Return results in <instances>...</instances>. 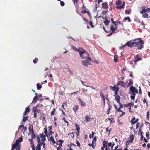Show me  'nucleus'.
Returning <instances> with one entry per match:
<instances>
[{"mask_svg":"<svg viewBox=\"0 0 150 150\" xmlns=\"http://www.w3.org/2000/svg\"><path fill=\"white\" fill-rule=\"evenodd\" d=\"M138 120L139 119L138 118H137L135 119V118L134 117L131 120V123L133 125L136 123L138 121Z\"/></svg>","mask_w":150,"mask_h":150,"instance_id":"9","label":"nucleus"},{"mask_svg":"<svg viewBox=\"0 0 150 150\" xmlns=\"http://www.w3.org/2000/svg\"><path fill=\"white\" fill-rule=\"evenodd\" d=\"M108 119L110 121V123H114L115 122V121L114 120V119L113 118H108Z\"/></svg>","mask_w":150,"mask_h":150,"instance_id":"34","label":"nucleus"},{"mask_svg":"<svg viewBox=\"0 0 150 150\" xmlns=\"http://www.w3.org/2000/svg\"><path fill=\"white\" fill-rule=\"evenodd\" d=\"M102 5V8H103L107 9L108 8V5L107 2L103 3Z\"/></svg>","mask_w":150,"mask_h":150,"instance_id":"8","label":"nucleus"},{"mask_svg":"<svg viewBox=\"0 0 150 150\" xmlns=\"http://www.w3.org/2000/svg\"><path fill=\"white\" fill-rule=\"evenodd\" d=\"M93 22L91 21L89 23L90 25L91 26L92 28H93L94 26L92 24Z\"/></svg>","mask_w":150,"mask_h":150,"instance_id":"54","label":"nucleus"},{"mask_svg":"<svg viewBox=\"0 0 150 150\" xmlns=\"http://www.w3.org/2000/svg\"><path fill=\"white\" fill-rule=\"evenodd\" d=\"M117 88L116 85H114L113 87L111 86L110 87V89L112 90L113 91H115Z\"/></svg>","mask_w":150,"mask_h":150,"instance_id":"26","label":"nucleus"},{"mask_svg":"<svg viewBox=\"0 0 150 150\" xmlns=\"http://www.w3.org/2000/svg\"><path fill=\"white\" fill-rule=\"evenodd\" d=\"M122 1L120 0H118L116 2V4L117 5H120V4H122Z\"/></svg>","mask_w":150,"mask_h":150,"instance_id":"44","label":"nucleus"},{"mask_svg":"<svg viewBox=\"0 0 150 150\" xmlns=\"http://www.w3.org/2000/svg\"><path fill=\"white\" fill-rule=\"evenodd\" d=\"M142 17L144 18H148V15L147 13H144Z\"/></svg>","mask_w":150,"mask_h":150,"instance_id":"43","label":"nucleus"},{"mask_svg":"<svg viewBox=\"0 0 150 150\" xmlns=\"http://www.w3.org/2000/svg\"><path fill=\"white\" fill-rule=\"evenodd\" d=\"M79 100L81 103V106L83 107L86 105L85 103L80 98H79Z\"/></svg>","mask_w":150,"mask_h":150,"instance_id":"18","label":"nucleus"},{"mask_svg":"<svg viewBox=\"0 0 150 150\" xmlns=\"http://www.w3.org/2000/svg\"><path fill=\"white\" fill-rule=\"evenodd\" d=\"M37 88L38 90H40L42 87V86L41 85L39 84V83H38L36 85Z\"/></svg>","mask_w":150,"mask_h":150,"instance_id":"33","label":"nucleus"},{"mask_svg":"<svg viewBox=\"0 0 150 150\" xmlns=\"http://www.w3.org/2000/svg\"><path fill=\"white\" fill-rule=\"evenodd\" d=\"M146 12V11L145 8L143 9L142 10L140 11V13L142 14H143L144 13Z\"/></svg>","mask_w":150,"mask_h":150,"instance_id":"35","label":"nucleus"},{"mask_svg":"<svg viewBox=\"0 0 150 150\" xmlns=\"http://www.w3.org/2000/svg\"><path fill=\"white\" fill-rule=\"evenodd\" d=\"M127 42L126 43H125V44L124 45H123L122 46H121V47H120V49H122V48L126 46H128V45L127 44Z\"/></svg>","mask_w":150,"mask_h":150,"instance_id":"55","label":"nucleus"},{"mask_svg":"<svg viewBox=\"0 0 150 150\" xmlns=\"http://www.w3.org/2000/svg\"><path fill=\"white\" fill-rule=\"evenodd\" d=\"M108 141H104L103 143V146L101 148L102 150H104V148L106 146V144H107Z\"/></svg>","mask_w":150,"mask_h":150,"instance_id":"17","label":"nucleus"},{"mask_svg":"<svg viewBox=\"0 0 150 150\" xmlns=\"http://www.w3.org/2000/svg\"><path fill=\"white\" fill-rule=\"evenodd\" d=\"M45 136V135H43V133H42L40 134L38 137L37 138V140L38 142H39V140L40 141H41V140H40V138H42L44 136Z\"/></svg>","mask_w":150,"mask_h":150,"instance_id":"15","label":"nucleus"},{"mask_svg":"<svg viewBox=\"0 0 150 150\" xmlns=\"http://www.w3.org/2000/svg\"><path fill=\"white\" fill-rule=\"evenodd\" d=\"M68 135L70 136L72 138H73L74 137V134L73 132L69 133L68 134Z\"/></svg>","mask_w":150,"mask_h":150,"instance_id":"39","label":"nucleus"},{"mask_svg":"<svg viewBox=\"0 0 150 150\" xmlns=\"http://www.w3.org/2000/svg\"><path fill=\"white\" fill-rule=\"evenodd\" d=\"M113 25L112 24L110 28V30L113 32H115V31L117 30V28H114Z\"/></svg>","mask_w":150,"mask_h":150,"instance_id":"14","label":"nucleus"},{"mask_svg":"<svg viewBox=\"0 0 150 150\" xmlns=\"http://www.w3.org/2000/svg\"><path fill=\"white\" fill-rule=\"evenodd\" d=\"M46 137V135H45V136L42 139H41V142H45L44 141H46V139L45 138V137Z\"/></svg>","mask_w":150,"mask_h":150,"instance_id":"47","label":"nucleus"},{"mask_svg":"<svg viewBox=\"0 0 150 150\" xmlns=\"http://www.w3.org/2000/svg\"><path fill=\"white\" fill-rule=\"evenodd\" d=\"M108 110H107V112H108L107 113L108 114H109V112H110V110L112 108V106L111 105H110V104H109V103L108 104Z\"/></svg>","mask_w":150,"mask_h":150,"instance_id":"22","label":"nucleus"},{"mask_svg":"<svg viewBox=\"0 0 150 150\" xmlns=\"http://www.w3.org/2000/svg\"><path fill=\"white\" fill-rule=\"evenodd\" d=\"M95 142H93V141H92V144H88V145L90 146H91L93 148H94V147H95V146H94V144H95Z\"/></svg>","mask_w":150,"mask_h":150,"instance_id":"32","label":"nucleus"},{"mask_svg":"<svg viewBox=\"0 0 150 150\" xmlns=\"http://www.w3.org/2000/svg\"><path fill=\"white\" fill-rule=\"evenodd\" d=\"M75 125L76 127V130H77V131H80V127L79 125L76 123H75Z\"/></svg>","mask_w":150,"mask_h":150,"instance_id":"29","label":"nucleus"},{"mask_svg":"<svg viewBox=\"0 0 150 150\" xmlns=\"http://www.w3.org/2000/svg\"><path fill=\"white\" fill-rule=\"evenodd\" d=\"M20 144L19 143V142L18 141V140H16L15 143L14 144L12 145V148L11 150H14L16 149V147H18L20 146Z\"/></svg>","mask_w":150,"mask_h":150,"instance_id":"5","label":"nucleus"},{"mask_svg":"<svg viewBox=\"0 0 150 150\" xmlns=\"http://www.w3.org/2000/svg\"><path fill=\"white\" fill-rule=\"evenodd\" d=\"M125 13L126 14H129L131 13V11L130 10L126 9L125 11Z\"/></svg>","mask_w":150,"mask_h":150,"instance_id":"40","label":"nucleus"},{"mask_svg":"<svg viewBox=\"0 0 150 150\" xmlns=\"http://www.w3.org/2000/svg\"><path fill=\"white\" fill-rule=\"evenodd\" d=\"M81 83L83 85L85 86L86 87H88V86L84 84V83H86L84 81L82 80H81Z\"/></svg>","mask_w":150,"mask_h":150,"instance_id":"53","label":"nucleus"},{"mask_svg":"<svg viewBox=\"0 0 150 150\" xmlns=\"http://www.w3.org/2000/svg\"><path fill=\"white\" fill-rule=\"evenodd\" d=\"M78 0H73V2L75 4H77Z\"/></svg>","mask_w":150,"mask_h":150,"instance_id":"63","label":"nucleus"},{"mask_svg":"<svg viewBox=\"0 0 150 150\" xmlns=\"http://www.w3.org/2000/svg\"><path fill=\"white\" fill-rule=\"evenodd\" d=\"M17 140H18V142H21L23 141V138L22 136H21V137L19 138Z\"/></svg>","mask_w":150,"mask_h":150,"instance_id":"46","label":"nucleus"},{"mask_svg":"<svg viewBox=\"0 0 150 150\" xmlns=\"http://www.w3.org/2000/svg\"><path fill=\"white\" fill-rule=\"evenodd\" d=\"M56 109L55 108H54L53 109V110L51 112V115H55V111Z\"/></svg>","mask_w":150,"mask_h":150,"instance_id":"45","label":"nucleus"},{"mask_svg":"<svg viewBox=\"0 0 150 150\" xmlns=\"http://www.w3.org/2000/svg\"><path fill=\"white\" fill-rule=\"evenodd\" d=\"M139 131L140 132L141 136L140 139H141V140L142 141L143 139H144V137H143V135H142V132L141 131L140 129H139Z\"/></svg>","mask_w":150,"mask_h":150,"instance_id":"42","label":"nucleus"},{"mask_svg":"<svg viewBox=\"0 0 150 150\" xmlns=\"http://www.w3.org/2000/svg\"><path fill=\"white\" fill-rule=\"evenodd\" d=\"M60 4L62 6H63L65 5V3L63 1H60Z\"/></svg>","mask_w":150,"mask_h":150,"instance_id":"57","label":"nucleus"},{"mask_svg":"<svg viewBox=\"0 0 150 150\" xmlns=\"http://www.w3.org/2000/svg\"><path fill=\"white\" fill-rule=\"evenodd\" d=\"M134 139V137L133 134L130 135L129 136V139L127 141V143L132 142Z\"/></svg>","mask_w":150,"mask_h":150,"instance_id":"11","label":"nucleus"},{"mask_svg":"<svg viewBox=\"0 0 150 150\" xmlns=\"http://www.w3.org/2000/svg\"><path fill=\"white\" fill-rule=\"evenodd\" d=\"M130 90L132 92L130 93L132 95H135L136 93L137 94L138 93V90H136L135 88L133 86H130Z\"/></svg>","mask_w":150,"mask_h":150,"instance_id":"4","label":"nucleus"},{"mask_svg":"<svg viewBox=\"0 0 150 150\" xmlns=\"http://www.w3.org/2000/svg\"><path fill=\"white\" fill-rule=\"evenodd\" d=\"M30 108L29 107V106L27 107H26L25 109V111L24 113L23 114V116H25L27 113H28L30 112Z\"/></svg>","mask_w":150,"mask_h":150,"instance_id":"7","label":"nucleus"},{"mask_svg":"<svg viewBox=\"0 0 150 150\" xmlns=\"http://www.w3.org/2000/svg\"><path fill=\"white\" fill-rule=\"evenodd\" d=\"M116 8L118 9H120L123 8V5H122L119 6H117Z\"/></svg>","mask_w":150,"mask_h":150,"instance_id":"48","label":"nucleus"},{"mask_svg":"<svg viewBox=\"0 0 150 150\" xmlns=\"http://www.w3.org/2000/svg\"><path fill=\"white\" fill-rule=\"evenodd\" d=\"M82 62V64L84 66H87V64L86 63V61H85L84 60H83Z\"/></svg>","mask_w":150,"mask_h":150,"instance_id":"52","label":"nucleus"},{"mask_svg":"<svg viewBox=\"0 0 150 150\" xmlns=\"http://www.w3.org/2000/svg\"><path fill=\"white\" fill-rule=\"evenodd\" d=\"M29 131L30 133H31V132H33V127L32 124H30L29 128Z\"/></svg>","mask_w":150,"mask_h":150,"instance_id":"13","label":"nucleus"},{"mask_svg":"<svg viewBox=\"0 0 150 150\" xmlns=\"http://www.w3.org/2000/svg\"><path fill=\"white\" fill-rule=\"evenodd\" d=\"M116 33V32H111L108 35V37L110 36H111V35H112L114 33Z\"/></svg>","mask_w":150,"mask_h":150,"instance_id":"59","label":"nucleus"},{"mask_svg":"<svg viewBox=\"0 0 150 150\" xmlns=\"http://www.w3.org/2000/svg\"><path fill=\"white\" fill-rule=\"evenodd\" d=\"M141 60V59L139 57L138 54L136 55L135 57V60L134 61V63H136L137 62Z\"/></svg>","mask_w":150,"mask_h":150,"instance_id":"10","label":"nucleus"},{"mask_svg":"<svg viewBox=\"0 0 150 150\" xmlns=\"http://www.w3.org/2000/svg\"><path fill=\"white\" fill-rule=\"evenodd\" d=\"M133 82L132 81H131V80H129V83H128V84L127 85V87H129L132 85L133 84Z\"/></svg>","mask_w":150,"mask_h":150,"instance_id":"36","label":"nucleus"},{"mask_svg":"<svg viewBox=\"0 0 150 150\" xmlns=\"http://www.w3.org/2000/svg\"><path fill=\"white\" fill-rule=\"evenodd\" d=\"M31 147L32 148V150H35V146L34 145H31Z\"/></svg>","mask_w":150,"mask_h":150,"instance_id":"64","label":"nucleus"},{"mask_svg":"<svg viewBox=\"0 0 150 150\" xmlns=\"http://www.w3.org/2000/svg\"><path fill=\"white\" fill-rule=\"evenodd\" d=\"M44 130H44V133H45V135H46V136H47V128H44Z\"/></svg>","mask_w":150,"mask_h":150,"instance_id":"51","label":"nucleus"},{"mask_svg":"<svg viewBox=\"0 0 150 150\" xmlns=\"http://www.w3.org/2000/svg\"><path fill=\"white\" fill-rule=\"evenodd\" d=\"M79 106L77 105H75L73 108V110L75 112H76L78 109Z\"/></svg>","mask_w":150,"mask_h":150,"instance_id":"21","label":"nucleus"},{"mask_svg":"<svg viewBox=\"0 0 150 150\" xmlns=\"http://www.w3.org/2000/svg\"><path fill=\"white\" fill-rule=\"evenodd\" d=\"M38 61V59L35 58L33 60V62L34 64H36L37 63V61Z\"/></svg>","mask_w":150,"mask_h":150,"instance_id":"49","label":"nucleus"},{"mask_svg":"<svg viewBox=\"0 0 150 150\" xmlns=\"http://www.w3.org/2000/svg\"><path fill=\"white\" fill-rule=\"evenodd\" d=\"M40 145L41 146L42 145L43 146V148H44L45 146V142H40Z\"/></svg>","mask_w":150,"mask_h":150,"instance_id":"60","label":"nucleus"},{"mask_svg":"<svg viewBox=\"0 0 150 150\" xmlns=\"http://www.w3.org/2000/svg\"><path fill=\"white\" fill-rule=\"evenodd\" d=\"M120 105H119V108H120V109H122L123 108L124 106V105H123L122 104H121L120 103H120H119Z\"/></svg>","mask_w":150,"mask_h":150,"instance_id":"56","label":"nucleus"},{"mask_svg":"<svg viewBox=\"0 0 150 150\" xmlns=\"http://www.w3.org/2000/svg\"><path fill=\"white\" fill-rule=\"evenodd\" d=\"M85 121L86 122H88L89 121V120H90L91 118L89 117V116L87 115L85 116Z\"/></svg>","mask_w":150,"mask_h":150,"instance_id":"23","label":"nucleus"},{"mask_svg":"<svg viewBox=\"0 0 150 150\" xmlns=\"http://www.w3.org/2000/svg\"><path fill=\"white\" fill-rule=\"evenodd\" d=\"M108 11H106L105 10H103L102 11V13L103 15H105L107 13Z\"/></svg>","mask_w":150,"mask_h":150,"instance_id":"61","label":"nucleus"},{"mask_svg":"<svg viewBox=\"0 0 150 150\" xmlns=\"http://www.w3.org/2000/svg\"><path fill=\"white\" fill-rule=\"evenodd\" d=\"M39 104H38L36 106H34L33 108V111L34 112V117L35 119L37 117V112L39 113L41 112V110L40 109H38L37 108L39 106Z\"/></svg>","mask_w":150,"mask_h":150,"instance_id":"3","label":"nucleus"},{"mask_svg":"<svg viewBox=\"0 0 150 150\" xmlns=\"http://www.w3.org/2000/svg\"><path fill=\"white\" fill-rule=\"evenodd\" d=\"M38 95H36L35 96L33 99V100L32 102V103L34 104L36 103L37 100H38Z\"/></svg>","mask_w":150,"mask_h":150,"instance_id":"16","label":"nucleus"},{"mask_svg":"<svg viewBox=\"0 0 150 150\" xmlns=\"http://www.w3.org/2000/svg\"><path fill=\"white\" fill-rule=\"evenodd\" d=\"M118 57L117 55H115L114 56V60L115 62H117L118 61Z\"/></svg>","mask_w":150,"mask_h":150,"instance_id":"30","label":"nucleus"},{"mask_svg":"<svg viewBox=\"0 0 150 150\" xmlns=\"http://www.w3.org/2000/svg\"><path fill=\"white\" fill-rule=\"evenodd\" d=\"M49 140H50L51 142H52L53 144H55L56 143L55 141L53 138L52 136L50 137V139Z\"/></svg>","mask_w":150,"mask_h":150,"instance_id":"27","label":"nucleus"},{"mask_svg":"<svg viewBox=\"0 0 150 150\" xmlns=\"http://www.w3.org/2000/svg\"><path fill=\"white\" fill-rule=\"evenodd\" d=\"M110 21L108 20V17L106 18L105 20L104 21V23L107 26H108L110 23Z\"/></svg>","mask_w":150,"mask_h":150,"instance_id":"20","label":"nucleus"},{"mask_svg":"<svg viewBox=\"0 0 150 150\" xmlns=\"http://www.w3.org/2000/svg\"><path fill=\"white\" fill-rule=\"evenodd\" d=\"M119 90V88L117 87L116 89H115V94L114 95V96H116L117 95H118V92Z\"/></svg>","mask_w":150,"mask_h":150,"instance_id":"24","label":"nucleus"},{"mask_svg":"<svg viewBox=\"0 0 150 150\" xmlns=\"http://www.w3.org/2000/svg\"><path fill=\"white\" fill-rule=\"evenodd\" d=\"M38 142V144L36 147V150H41V145H40V142L39 140V142Z\"/></svg>","mask_w":150,"mask_h":150,"instance_id":"12","label":"nucleus"},{"mask_svg":"<svg viewBox=\"0 0 150 150\" xmlns=\"http://www.w3.org/2000/svg\"><path fill=\"white\" fill-rule=\"evenodd\" d=\"M88 91L87 89H84L83 88L82 92H83V93H84L86 96H88V94H87L86 92H87Z\"/></svg>","mask_w":150,"mask_h":150,"instance_id":"25","label":"nucleus"},{"mask_svg":"<svg viewBox=\"0 0 150 150\" xmlns=\"http://www.w3.org/2000/svg\"><path fill=\"white\" fill-rule=\"evenodd\" d=\"M81 13H87V11L86 10H84L81 11Z\"/></svg>","mask_w":150,"mask_h":150,"instance_id":"62","label":"nucleus"},{"mask_svg":"<svg viewBox=\"0 0 150 150\" xmlns=\"http://www.w3.org/2000/svg\"><path fill=\"white\" fill-rule=\"evenodd\" d=\"M129 106V107H131L132 106H133L134 105V103L132 102H130L128 103Z\"/></svg>","mask_w":150,"mask_h":150,"instance_id":"58","label":"nucleus"},{"mask_svg":"<svg viewBox=\"0 0 150 150\" xmlns=\"http://www.w3.org/2000/svg\"><path fill=\"white\" fill-rule=\"evenodd\" d=\"M31 136V138L32 139H33L35 138L36 136L35 134L34 133V131L31 132V133H30Z\"/></svg>","mask_w":150,"mask_h":150,"instance_id":"28","label":"nucleus"},{"mask_svg":"<svg viewBox=\"0 0 150 150\" xmlns=\"http://www.w3.org/2000/svg\"><path fill=\"white\" fill-rule=\"evenodd\" d=\"M115 99L116 101L118 103H120V97L119 95H117L115 96Z\"/></svg>","mask_w":150,"mask_h":150,"instance_id":"19","label":"nucleus"},{"mask_svg":"<svg viewBox=\"0 0 150 150\" xmlns=\"http://www.w3.org/2000/svg\"><path fill=\"white\" fill-rule=\"evenodd\" d=\"M82 50H79L78 51L79 52V54L81 59H86L88 58V60H91L90 58L89 57V54L86 51L82 49Z\"/></svg>","mask_w":150,"mask_h":150,"instance_id":"2","label":"nucleus"},{"mask_svg":"<svg viewBox=\"0 0 150 150\" xmlns=\"http://www.w3.org/2000/svg\"><path fill=\"white\" fill-rule=\"evenodd\" d=\"M94 134L95 133H94V132H92L91 135L90 134L89 135V137L90 138H91L93 137Z\"/></svg>","mask_w":150,"mask_h":150,"instance_id":"50","label":"nucleus"},{"mask_svg":"<svg viewBox=\"0 0 150 150\" xmlns=\"http://www.w3.org/2000/svg\"><path fill=\"white\" fill-rule=\"evenodd\" d=\"M24 117L22 119V122H25L26 120H27L28 118H29V117L28 116H26V117Z\"/></svg>","mask_w":150,"mask_h":150,"instance_id":"31","label":"nucleus"},{"mask_svg":"<svg viewBox=\"0 0 150 150\" xmlns=\"http://www.w3.org/2000/svg\"><path fill=\"white\" fill-rule=\"evenodd\" d=\"M65 68V69H68V71L70 73V74H72L73 73L72 71L71 70V69H69V68Z\"/></svg>","mask_w":150,"mask_h":150,"instance_id":"41","label":"nucleus"},{"mask_svg":"<svg viewBox=\"0 0 150 150\" xmlns=\"http://www.w3.org/2000/svg\"><path fill=\"white\" fill-rule=\"evenodd\" d=\"M128 20V22H131V20L129 17H125L124 19L123 20Z\"/></svg>","mask_w":150,"mask_h":150,"instance_id":"37","label":"nucleus"},{"mask_svg":"<svg viewBox=\"0 0 150 150\" xmlns=\"http://www.w3.org/2000/svg\"><path fill=\"white\" fill-rule=\"evenodd\" d=\"M144 42L140 38L132 40L127 42L128 46L132 47L133 46L136 47L139 49H141L144 47Z\"/></svg>","mask_w":150,"mask_h":150,"instance_id":"1","label":"nucleus"},{"mask_svg":"<svg viewBox=\"0 0 150 150\" xmlns=\"http://www.w3.org/2000/svg\"><path fill=\"white\" fill-rule=\"evenodd\" d=\"M125 84L124 81H119L117 83V86L120 85L122 87H125Z\"/></svg>","mask_w":150,"mask_h":150,"instance_id":"6","label":"nucleus"},{"mask_svg":"<svg viewBox=\"0 0 150 150\" xmlns=\"http://www.w3.org/2000/svg\"><path fill=\"white\" fill-rule=\"evenodd\" d=\"M134 21L138 23H140V20L137 17L135 18L134 19Z\"/></svg>","mask_w":150,"mask_h":150,"instance_id":"38","label":"nucleus"}]
</instances>
